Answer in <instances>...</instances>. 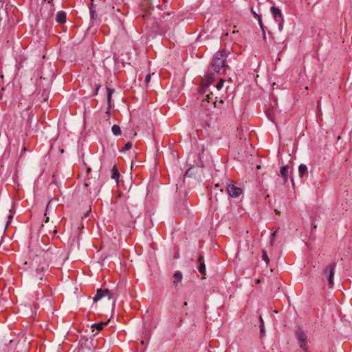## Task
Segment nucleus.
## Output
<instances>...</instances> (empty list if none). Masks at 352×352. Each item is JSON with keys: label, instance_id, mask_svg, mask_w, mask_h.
I'll list each match as a JSON object with an SVG mask.
<instances>
[{"label": "nucleus", "instance_id": "obj_1", "mask_svg": "<svg viewBox=\"0 0 352 352\" xmlns=\"http://www.w3.org/2000/svg\"><path fill=\"white\" fill-rule=\"evenodd\" d=\"M229 54V52L224 50L215 53L211 63V67L206 75L208 84L213 81L214 73L222 74L226 72V68L228 67L226 64V61Z\"/></svg>", "mask_w": 352, "mask_h": 352}, {"label": "nucleus", "instance_id": "obj_2", "mask_svg": "<svg viewBox=\"0 0 352 352\" xmlns=\"http://www.w3.org/2000/svg\"><path fill=\"white\" fill-rule=\"evenodd\" d=\"M50 252L49 251L44 252L42 256H36L31 263L32 269H35V276L42 280L41 272L45 271L47 264L44 261L50 257Z\"/></svg>", "mask_w": 352, "mask_h": 352}, {"label": "nucleus", "instance_id": "obj_3", "mask_svg": "<svg viewBox=\"0 0 352 352\" xmlns=\"http://www.w3.org/2000/svg\"><path fill=\"white\" fill-rule=\"evenodd\" d=\"M107 296L109 300H113V305H114L116 300V297L113 292L109 291V289H99L97 290L96 296L94 297V301L97 302L100 300L102 298Z\"/></svg>", "mask_w": 352, "mask_h": 352}, {"label": "nucleus", "instance_id": "obj_4", "mask_svg": "<svg viewBox=\"0 0 352 352\" xmlns=\"http://www.w3.org/2000/svg\"><path fill=\"white\" fill-rule=\"evenodd\" d=\"M271 12L274 20L278 23L279 30L281 31L283 28V16L280 10L275 6H273L271 8Z\"/></svg>", "mask_w": 352, "mask_h": 352}, {"label": "nucleus", "instance_id": "obj_5", "mask_svg": "<svg viewBox=\"0 0 352 352\" xmlns=\"http://www.w3.org/2000/svg\"><path fill=\"white\" fill-rule=\"evenodd\" d=\"M336 263L327 265L323 270V274L327 276L329 285L332 287L333 285V276L335 273Z\"/></svg>", "mask_w": 352, "mask_h": 352}, {"label": "nucleus", "instance_id": "obj_6", "mask_svg": "<svg viewBox=\"0 0 352 352\" xmlns=\"http://www.w3.org/2000/svg\"><path fill=\"white\" fill-rule=\"evenodd\" d=\"M217 98H213V94L211 93L210 94H207L206 96V98L203 99L201 106L205 107L206 109H210L211 103V105H212L214 107H216L217 103Z\"/></svg>", "mask_w": 352, "mask_h": 352}, {"label": "nucleus", "instance_id": "obj_7", "mask_svg": "<svg viewBox=\"0 0 352 352\" xmlns=\"http://www.w3.org/2000/svg\"><path fill=\"white\" fill-rule=\"evenodd\" d=\"M227 192L230 197H237L242 193V190L233 184H230L227 186Z\"/></svg>", "mask_w": 352, "mask_h": 352}, {"label": "nucleus", "instance_id": "obj_8", "mask_svg": "<svg viewBox=\"0 0 352 352\" xmlns=\"http://www.w3.org/2000/svg\"><path fill=\"white\" fill-rule=\"evenodd\" d=\"M296 336L300 342V348L304 350H306L307 336L305 335V333L302 331L299 330L296 333Z\"/></svg>", "mask_w": 352, "mask_h": 352}, {"label": "nucleus", "instance_id": "obj_9", "mask_svg": "<svg viewBox=\"0 0 352 352\" xmlns=\"http://www.w3.org/2000/svg\"><path fill=\"white\" fill-rule=\"evenodd\" d=\"M107 102H108V109L107 111V113L108 114V116H109L110 109L111 107V96H112V94L114 93L115 90L113 89L107 87Z\"/></svg>", "mask_w": 352, "mask_h": 352}, {"label": "nucleus", "instance_id": "obj_10", "mask_svg": "<svg viewBox=\"0 0 352 352\" xmlns=\"http://www.w3.org/2000/svg\"><path fill=\"white\" fill-rule=\"evenodd\" d=\"M198 261L200 264L199 267V271L201 274L205 275L206 274V265L204 262V256L203 255H200L199 256Z\"/></svg>", "mask_w": 352, "mask_h": 352}, {"label": "nucleus", "instance_id": "obj_11", "mask_svg": "<svg viewBox=\"0 0 352 352\" xmlns=\"http://www.w3.org/2000/svg\"><path fill=\"white\" fill-rule=\"evenodd\" d=\"M288 173H289V166H283L280 168V175H281L282 177L283 178L284 183L287 182Z\"/></svg>", "mask_w": 352, "mask_h": 352}, {"label": "nucleus", "instance_id": "obj_12", "mask_svg": "<svg viewBox=\"0 0 352 352\" xmlns=\"http://www.w3.org/2000/svg\"><path fill=\"white\" fill-rule=\"evenodd\" d=\"M56 20L58 23H64L66 21L65 12L60 11L56 14Z\"/></svg>", "mask_w": 352, "mask_h": 352}, {"label": "nucleus", "instance_id": "obj_13", "mask_svg": "<svg viewBox=\"0 0 352 352\" xmlns=\"http://www.w3.org/2000/svg\"><path fill=\"white\" fill-rule=\"evenodd\" d=\"M173 284L175 287L182 282V274L180 272H176L173 275Z\"/></svg>", "mask_w": 352, "mask_h": 352}, {"label": "nucleus", "instance_id": "obj_14", "mask_svg": "<svg viewBox=\"0 0 352 352\" xmlns=\"http://www.w3.org/2000/svg\"><path fill=\"white\" fill-rule=\"evenodd\" d=\"M119 176V171L118 168L114 166L111 170V177L112 179H115L118 182Z\"/></svg>", "mask_w": 352, "mask_h": 352}, {"label": "nucleus", "instance_id": "obj_15", "mask_svg": "<svg viewBox=\"0 0 352 352\" xmlns=\"http://www.w3.org/2000/svg\"><path fill=\"white\" fill-rule=\"evenodd\" d=\"M107 324V322H99V323H96V324H93L91 325V328L93 329V331H94V329H96L98 331H101L104 326H106Z\"/></svg>", "mask_w": 352, "mask_h": 352}, {"label": "nucleus", "instance_id": "obj_16", "mask_svg": "<svg viewBox=\"0 0 352 352\" xmlns=\"http://www.w3.org/2000/svg\"><path fill=\"white\" fill-rule=\"evenodd\" d=\"M299 176L302 177L306 173H307V167L305 164H300L298 166Z\"/></svg>", "mask_w": 352, "mask_h": 352}, {"label": "nucleus", "instance_id": "obj_17", "mask_svg": "<svg viewBox=\"0 0 352 352\" xmlns=\"http://www.w3.org/2000/svg\"><path fill=\"white\" fill-rule=\"evenodd\" d=\"M257 19H258L259 26L262 30L263 40L265 41L266 40V34H265V27H264V25L262 21L261 16H258Z\"/></svg>", "mask_w": 352, "mask_h": 352}, {"label": "nucleus", "instance_id": "obj_18", "mask_svg": "<svg viewBox=\"0 0 352 352\" xmlns=\"http://www.w3.org/2000/svg\"><path fill=\"white\" fill-rule=\"evenodd\" d=\"M111 131L115 135H119L121 134V129L118 125L114 124L111 127Z\"/></svg>", "mask_w": 352, "mask_h": 352}, {"label": "nucleus", "instance_id": "obj_19", "mask_svg": "<svg viewBox=\"0 0 352 352\" xmlns=\"http://www.w3.org/2000/svg\"><path fill=\"white\" fill-rule=\"evenodd\" d=\"M53 201H54V199H51V200L48 202V204H47V206H46V211H45V223H47V222H48V221H49V217H47V212H48V210H50V206H51L52 203L53 202Z\"/></svg>", "mask_w": 352, "mask_h": 352}, {"label": "nucleus", "instance_id": "obj_20", "mask_svg": "<svg viewBox=\"0 0 352 352\" xmlns=\"http://www.w3.org/2000/svg\"><path fill=\"white\" fill-rule=\"evenodd\" d=\"M132 148V143L130 142H128L125 144L124 148H122V151L125 152L126 151L130 150Z\"/></svg>", "mask_w": 352, "mask_h": 352}, {"label": "nucleus", "instance_id": "obj_21", "mask_svg": "<svg viewBox=\"0 0 352 352\" xmlns=\"http://www.w3.org/2000/svg\"><path fill=\"white\" fill-rule=\"evenodd\" d=\"M262 254L263 259L265 261L267 264H268L270 262V258L267 254V252L265 250H263Z\"/></svg>", "mask_w": 352, "mask_h": 352}, {"label": "nucleus", "instance_id": "obj_22", "mask_svg": "<svg viewBox=\"0 0 352 352\" xmlns=\"http://www.w3.org/2000/svg\"><path fill=\"white\" fill-rule=\"evenodd\" d=\"M277 231L278 230H275L273 233H272L271 234V236H270V245H273L274 243V238L276 236V234L277 233Z\"/></svg>", "mask_w": 352, "mask_h": 352}, {"label": "nucleus", "instance_id": "obj_23", "mask_svg": "<svg viewBox=\"0 0 352 352\" xmlns=\"http://www.w3.org/2000/svg\"><path fill=\"white\" fill-rule=\"evenodd\" d=\"M224 80L221 79L217 84L216 87L218 90L221 89L223 85Z\"/></svg>", "mask_w": 352, "mask_h": 352}, {"label": "nucleus", "instance_id": "obj_24", "mask_svg": "<svg viewBox=\"0 0 352 352\" xmlns=\"http://www.w3.org/2000/svg\"><path fill=\"white\" fill-rule=\"evenodd\" d=\"M151 80V74H148L145 77L144 82L146 84H148Z\"/></svg>", "mask_w": 352, "mask_h": 352}, {"label": "nucleus", "instance_id": "obj_25", "mask_svg": "<svg viewBox=\"0 0 352 352\" xmlns=\"http://www.w3.org/2000/svg\"><path fill=\"white\" fill-rule=\"evenodd\" d=\"M100 88V85H96V90H95V92L94 94V96H96L98 95V90Z\"/></svg>", "mask_w": 352, "mask_h": 352}, {"label": "nucleus", "instance_id": "obj_26", "mask_svg": "<svg viewBox=\"0 0 352 352\" xmlns=\"http://www.w3.org/2000/svg\"><path fill=\"white\" fill-rule=\"evenodd\" d=\"M251 12L252 14V15L255 17V18H258V16H261L260 14H258L254 10L253 8L251 9Z\"/></svg>", "mask_w": 352, "mask_h": 352}, {"label": "nucleus", "instance_id": "obj_27", "mask_svg": "<svg viewBox=\"0 0 352 352\" xmlns=\"http://www.w3.org/2000/svg\"><path fill=\"white\" fill-rule=\"evenodd\" d=\"M89 11H90L91 16L93 18L94 17V10H93L92 6H91L89 8Z\"/></svg>", "mask_w": 352, "mask_h": 352}, {"label": "nucleus", "instance_id": "obj_28", "mask_svg": "<svg viewBox=\"0 0 352 352\" xmlns=\"http://www.w3.org/2000/svg\"><path fill=\"white\" fill-rule=\"evenodd\" d=\"M259 320H260V326L263 327L264 324V322H263V320L261 316L259 317Z\"/></svg>", "mask_w": 352, "mask_h": 352}, {"label": "nucleus", "instance_id": "obj_29", "mask_svg": "<svg viewBox=\"0 0 352 352\" xmlns=\"http://www.w3.org/2000/svg\"><path fill=\"white\" fill-rule=\"evenodd\" d=\"M89 212H90V210L87 212L86 213H85L84 217H87L89 216Z\"/></svg>", "mask_w": 352, "mask_h": 352}, {"label": "nucleus", "instance_id": "obj_30", "mask_svg": "<svg viewBox=\"0 0 352 352\" xmlns=\"http://www.w3.org/2000/svg\"><path fill=\"white\" fill-rule=\"evenodd\" d=\"M260 331H261V333H263L264 332V330H263V326H260Z\"/></svg>", "mask_w": 352, "mask_h": 352}, {"label": "nucleus", "instance_id": "obj_31", "mask_svg": "<svg viewBox=\"0 0 352 352\" xmlns=\"http://www.w3.org/2000/svg\"><path fill=\"white\" fill-rule=\"evenodd\" d=\"M12 218V215H9V217H8L9 221H8L7 224H8L10 223V219Z\"/></svg>", "mask_w": 352, "mask_h": 352}, {"label": "nucleus", "instance_id": "obj_32", "mask_svg": "<svg viewBox=\"0 0 352 352\" xmlns=\"http://www.w3.org/2000/svg\"><path fill=\"white\" fill-rule=\"evenodd\" d=\"M90 171H91V168H87V173H89Z\"/></svg>", "mask_w": 352, "mask_h": 352}, {"label": "nucleus", "instance_id": "obj_33", "mask_svg": "<svg viewBox=\"0 0 352 352\" xmlns=\"http://www.w3.org/2000/svg\"><path fill=\"white\" fill-rule=\"evenodd\" d=\"M275 212H276V214H280V212H279V211H278L277 210H275Z\"/></svg>", "mask_w": 352, "mask_h": 352}, {"label": "nucleus", "instance_id": "obj_34", "mask_svg": "<svg viewBox=\"0 0 352 352\" xmlns=\"http://www.w3.org/2000/svg\"><path fill=\"white\" fill-rule=\"evenodd\" d=\"M142 16H143L144 18L146 17V16H147V14H144Z\"/></svg>", "mask_w": 352, "mask_h": 352}, {"label": "nucleus", "instance_id": "obj_35", "mask_svg": "<svg viewBox=\"0 0 352 352\" xmlns=\"http://www.w3.org/2000/svg\"><path fill=\"white\" fill-rule=\"evenodd\" d=\"M184 305L186 306L187 305V302H184Z\"/></svg>", "mask_w": 352, "mask_h": 352}, {"label": "nucleus", "instance_id": "obj_36", "mask_svg": "<svg viewBox=\"0 0 352 352\" xmlns=\"http://www.w3.org/2000/svg\"><path fill=\"white\" fill-rule=\"evenodd\" d=\"M314 229H316V225H314Z\"/></svg>", "mask_w": 352, "mask_h": 352}, {"label": "nucleus", "instance_id": "obj_37", "mask_svg": "<svg viewBox=\"0 0 352 352\" xmlns=\"http://www.w3.org/2000/svg\"><path fill=\"white\" fill-rule=\"evenodd\" d=\"M1 97V94L0 93V98Z\"/></svg>", "mask_w": 352, "mask_h": 352}]
</instances>
